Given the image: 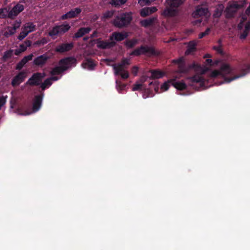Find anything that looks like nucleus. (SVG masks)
<instances>
[{"label":"nucleus","mask_w":250,"mask_h":250,"mask_svg":"<svg viewBox=\"0 0 250 250\" xmlns=\"http://www.w3.org/2000/svg\"><path fill=\"white\" fill-rule=\"evenodd\" d=\"M174 62L177 64L178 70L177 71V74L173 76L172 78L165 82L161 85L160 87H159V83L157 81H154L149 83L151 88H153L156 92L161 93L166 91L168 89L170 85H173L178 90L185 89L187 87L186 84L183 81L179 82L176 80L180 77L179 73H186L190 68H193L196 74L194 76L188 79L191 83L189 84L193 87H195L196 84H198L200 87L206 86L208 80L205 79L202 75L205 74L208 70V68L207 67L201 66L194 63L189 67H187L185 66L184 59L183 57L174 60Z\"/></svg>","instance_id":"nucleus-1"},{"label":"nucleus","mask_w":250,"mask_h":250,"mask_svg":"<svg viewBox=\"0 0 250 250\" xmlns=\"http://www.w3.org/2000/svg\"><path fill=\"white\" fill-rule=\"evenodd\" d=\"M218 66L220 67V70H215L212 71L209 76L210 80L222 79L223 80L218 84L230 83L234 80L244 76L250 71V64H246L241 68L242 73L241 74L233 76V69L229 64L222 62Z\"/></svg>","instance_id":"nucleus-2"},{"label":"nucleus","mask_w":250,"mask_h":250,"mask_svg":"<svg viewBox=\"0 0 250 250\" xmlns=\"http://www.w3.org/2000/svg\"><path fill=\"white\" fill-rule=\"evenodd\" d=\"M76 63V60L73 58H67L61 60L59 62V65L53 68L51 74L52 75L60 74L67 69L75 66Z\"/></svg>","instance_id":"nucleus-3"},{"label":"nucleus","mask_w":250,"mask_h":250,"mask_svg":"<svg viewBox=\"0 0 250 250\" xmlns=\"http://www.w3.org/2000/svg\"><path fill=\"white\" fill-rule=\"evenodd\" d=\"M247 3V0H236L229 1L225 9L228 18L232 17L239 10L243 8Z\"/></svg>","instance_id":"nucleus-4"},{"label":"nucleus","mask_w":250,"mask_h":250,"mask_svg":"<svg viewBox=\"0 0 250 250\" xmlns=\"http://www.w3.org/2000/svg\"><path fill=\"white\" fill-rule=\"evenodd\" d=\"M185 0H167L168 7L165 9L163 15L167 17H171L176 15L177 13V7L181 5Z\"/></svg>","instance_id":"nucleus-5"},{"label":"nucleus","mask_w":250,"mask_h":250,"mask_svg":"<svg viewBox=\"0 0 250 250\" xmlns=\"http://www.w3.org/2000/svg\"><path fill=\"white\" fill-rule=\"evenodd\" d=\"M129 64V60L124 59L120 63L113 65L115 75H120L123 79L128 77V73L125 69V66Z\"/></svg>","instance_id":"nucleus-6"},{"label":"nucleus","mask_w":250,"mask_h":250,"mask_svg":"<svg viewBox=\"0 0 250 250\" xmlns=\"http://www.w3.org/2000/svg\"><path fill=\"white\" fill-rule=\"evenodd\" d=\"M131 19V14L130 13H123L116 17L113 23L116 26L121 27L128 24Z\"/></svg>","instance_id":"nucleus-7"},{"label":"nucleus","mask_w":250,"mask_h":250,"mask_svg":"<svg viewBox=\"0 0 250 250\" xmlns=\"http://www.w3.org/2000/svg\"><path fill=\"white\" fill-rule=\"evenodd\" d=\"M36 29V26L32 22L25 23L21 28V31L18 36V39L22 40L24 39L30 33L34 31Z\"/></svg>","instance_id":"nucleus-8"},{"label":"nucleus","mask_w":250,"mask_h":250,"mask_svg":"<svg viewBox=\"0 0 250 250\" xmlns=\"http://www.w3.org/2000/svg\"><path fill=\"white\" fill-rule=\"evenodd\" d=\"M245 16L242 18V20L238 25L239 30H242L243 33L240 35V38L244 39L247 36L250 29V21L245 18Z\"/></svg>","instance_id":"nucleus-9"},{"label":"nucleus","mask_w":250,"mask_h":250,"mask_svg":"<svg viewBox=\"0 0 250 250\" xmlns=\"http://www.w3.org/2000/svg\"><path fill=\"white\" fill-rule=\"evenodd\" d=\"M70 28L68 23H65L61 25L56 26L52 28L49 32V35L53 38H55L57 35L62 34L67 31Z\"/></svg>","instance_id":"nucleus-10"},{"label":"nucleus","mask_w":250,"mask_h":250,"mask_svg":"<svg viewBox=\"0 0 250 250\" xmlns=\"http://www.w3.org/2000/svg\"><path fill=\"white\" fill-rule=\"evenodd\" d=\"M132 91L140 90L143 93V97L146 99L148 97H152L154 94L152 91L148 88H146L144 84L141 83L139 82H136L133 86Z\"/></svg>","instance_id":"nucleus-11"},{"label":"nucleus","mask_w":250,"mask_h":250,"mask_svg":"<svg viewBox=\"0 0 250 250\" xmlns=\"http://www.w3.org/2000/svg\"><path fill=\"white\" fill-rule=\"evenodd\" d=\"M44 73H37L34 74L26 82L25 84L27 85H39L43 78L45 77Z\"/></svg>","instance_id":"nucleus-12"},{"label":"nucleus","mask_w":250,"mask_h":250,"mask_svg":"<svg viewBox=\"0 0 250 250\" xmlns=\"http://www.w3.org/2000/svg\"><path fill=\"white\" fill-rule=\"evenodd\" d=\"M42 98V97L41 95L36 96L33 101L32 109L30 111H26L25 113L23 114V115H28L38 111L41 108Z\"/></svg>","instance_id":"nucleus-13"},{"label":"nucleus","mask_w":250,"mask_h":250,"mask_svg":"<svg viewBox=\"0 0 250 250\" xmlns=\"http://www.w3.org/2000/svg\"><path fill=\"white\" fill-rule=\"evenodd\" d=\"M24 8V5L21 3H18L9 12L8 17L13 18L17 16L20 12H22Z\"/></svg>","instance_id":"nucleus-14"},{"label":"nucleus","mask_w":250,"mask_h":250,"mask_svg":"<svg viewBox=\"0 0 250 250\" xmlns=\"http://www.w3.org/2000/svg\"><path fill=\"white\" fill-rule=\"evenodd\" d=\"M27 77L26 72H21L17 75L12 80L11 84L13 86L19 85L21 83L24 81Z\"/></svg>","instance_id":"nucleus-15"},{"label":"nucleus","mask_w":250,"mask_h":250,"mask_svg":"<svg viewBox=\"0 0 250 250\" xmlns=\"http://www.w3.org/2000/svg\"><path fill=\"white\" fill-rule=\"evenodd\" d=\"M152 53L153 49L151 47L142 46L140 48H137L135 49L134 51H133L131 53V55L138 56L143 54H151Z\"/></svg>","instance_id":"nucleus-16"},{"label":"nucleus","mask_w":250,"mask_h":250,"mask_svg":"<svg viewBox=\"0 0 250 250\" xmlns=\"http://www.w3.org/2000/svg\"><path fill=\"white\" fill-rule=\"evenodd\" d=\"M81 12L82 9L81 8H76L63 15L62 16V19L65 20L67 19L75 18L77 17Z\"/></svg>","instance_id":"nucleus-17"},{"label":"nucleus","mask_w":250,"mask_h":250,"mask_svg":"<svg viewBox=\"0 0 250 250\" xmlns=\"http://www.w3.org/2000/svg\"><path fill=\"white\" fill-rule=\"evenodd\" d=\"M97 46L99 48L106 49L109 48L115 45L114 41H104L98 40L96 42Z\"/></svg>","instance_id":"nucleus-18"},{"label":"nucleus","mask_w":250,"mask_h":250,"mask_svg":"<svg viewBox=\"0 0 250 250\" xmlns=\"http://www.w3.org/2000/svg\"><path fill=\"white\" fill-rule=\"evenodd\" d=\"M128 36V34L126 32H114L110 38V40L116 42L121 41L124 40Z\"/></svg>","instance_id":"nucleus-19"},{"label":"nucleus","mask_w":250,"mask_h":250,"mask_svg":"<svg viewBox=\"0 0 250 250\" xmlns=\"http://www.w3.org/2000/svg\"><path fill=\"white\" fill-rule=\"evenodd\" d=\"M208 12V9L207 8L203 7L202 6H198L192 15L194 18H198L207 15Z\"/></svg>","instance_id":"nucleus-20"},{"label":"nucleus","mask_w":250,"mask_h":250,"mask_svg":"<svg viewBox=\"0 0 250 250\" xmlns=\"http://www.w3.org/2000/svg\"><path fill=\"white\" fill-rule=\"evenodd\" d=\"M73 43H62L56 47V48H55V51L60 53H63L66 51H69L73 48Z\"/></svg>","instance_id":"nucleus-21"},{"label":"nucleus","mask_w":250,"mask_h":250,"mask_svg":"<svg viewBox=\"0 0 250 250\" xmlns=\"http://www.w3.org/2000/svg\"><path fill=\"white\" fill-rule=\"evenodd\" d=\"M157 11L156 7H145L140 10V15L143 17H146Z\"/></svg>","instance_id":"nucleus-22"},{"label":"nucleus","mask_w":250,"mask_h":250,"mask_svg":"<svg viewBox=\"0 0 250 250\" xmlns=\"http://www.w3.org/2000/svg\"><path fill=\"white\" fill-rule=\"evenodd\" d=\"M31 42L30 41H26L24 42L22 44L20 45L18 49L15 50V54L16 55H19L21 52L25 51L27 49V47L31 45Z\"/></svg>","instance_id":"nucleus-23"},{"label":"nucleus","mask_w":250,"mask_h":250,"mask_svg":"<svg viewBox=\"0 0 250 250\" xmlns=\"http://www.w3.org/2000/svg\"><path fill=\"white\" fill-rule=\"evenodd\" d=\"M157 20L155 17L151 18L148 19H146L141 21L140 23L141 25L145 27H148L152 26L155 24Z\"/></svg>","instance_id":"nucleus-24"},{"label":"nucleus","mask_w":250,"mask_h":250,"mask_svg":"<svg viewBox=\"0 0 250 250\" xmlns=\"http://www.w3.org/2000/svg\"><path fill=\"white\" fill-rule=\"evenodd\" d=\"M59 79H60V78L56 76H52L50 78L45 80L44 82L41 84V87L43 90L48 88L52 84V81H56Z\"/></svg>","instance_id":"nucleus-25"},{"label":"nucleus","mask_w":250,"mask_h":250,"mask_svg":"<svg viewBox=\"0 0 250 250\" xmlns=\"http://www.w3.org/2000/svg\"><path fill=\"white\" fill-rule=\"evenodd\" d=\"M48 59L49 57L46 54H43L36 58L34 61V63L36 65H41L45 63Z\"/></svg>","instance_id":"nucleus-26"},{"label":"nucleus","mask_w":250,"mask_h":250,"mask_svg":"<svg viewBox=\"0 0 250 250\" xmlns=\"http://www.w3.org/2000/svg\"><path fill=\"white\" fill-rule=\"evenodd\" d=\"M197 45V42L192 41L188 43V49L185 52L186 55H189L192 52H194L196 50V46Z\"/></svg>","instance_id":"nucleus-27"},{"label":"nucleus","mask_w":250,"mask_h":250,"mask_svg":"<svg viewBox=\"0 0 250 250\" xmlns=\"http://www.w3.org/2000/svg\"><path fill=\"white\" fill-rule=\"evenodd\" d=\"M151 74L150 78L152 79H159L164 77L165 73L160 70H152L150 72Z\"/></svg>","instance_id":"nucleus-28"},{"label":"nucleus","mask_w":250,"mask_h":250,"mask_svg":"<svg viewBox=\"0 0 250 250\" xmlns=\"http://www.w3.org/2000/svg\"><path fill=\"white\" fill-rule=\"evenodd\" d=\"M95 65V63L91 59L87 60L84 62H83L82 64V66L84 68H85V69H87L88 70L93 69Z\"/></svg>","instance_id":"nucleus-29"},{"label":"nucleus","mask_w":250,"mask_h":250,"mask_svg":"<svg viewBox=\"0 0 250 250\" xmlns=\"http://www.w3.org/2000/svg\"><path fill=\"white\" fill-rule=\"evenodd\" d=\"M91 30L90 27H83L80 28L79 31L75 34V37L76 38H80L86 33H88Z\"/></svg>","instance_id":"nucleus-30"},{"label":"nucleus","mask_w":250,"mask_h":250,"mask_svg":"<svg viewBox=\"0 0 250 250\" xmlns=\"http://www.w3.org/2000/svg\"><path fill=\"white\" fill-rule=\"evenodd\" d=\"M224 7L223 4H219L213 14V16L216 18L219 17L223 11Z\"/></svg>","instance_id":"nucleus-31"},{"label":"nucleus","mask_w":250,"mask_h":250,"mask_svg":"<svg viewBox=\"0 0 250 250\" xmlns=\"http://www.w3.org/2000/svg\"><path fill=\"white\" fill-rule=\"evenodd\" d=\"M5 29L6 31L4 32V36L7 37L14 34L16 32V31L12 27L8 26Z\"/></svg>","instance_id":"nucleus-32"},{"label":"nucleus","mask_w":250,"mask_h":250,"mask_svg":"<svg viewBox=\"0 0 250 250\" xmlns=\"http://www.w3.org/2000/svg\"><path fill=\"white\" fill-rule=\"evenodd\" d=\"M9 11L7 8L0 9V18H4L7 16L8 17Z\"/></svg>","instance_id":"nucleus-33"},{"label":"nucleus","mask_w":250,"mask_h":250,"mask_svg":"<svg viewBox=\"0 0 250 250\" xmlns=\"http://www.w3.org/2000/svg\"><path fill=\"white\" fill-rule=\"evenodd\" d=\"M116 88L117 90L119 91V92H121V91L125 89V85L124 84H122L121 82L119 81L116 80Z\"/></svg>","instance_id":"nucleus-34"},{"label":"nucleus","mask_w":250,"mask_h":250,"mask_svg":"<svg viewBox=\"0 0 250 250\" xmlns=\"http://www.w3.org/2000/svg\"><path fill=\"white\" fill-rule=\"evenodd\" d=\"M126 0H111L110 3L112 5L118 6L124 4Z\"/></svg>","instance_id":"nucleus-35"},{"label":"nucleus","mask_w":250,"mask_h":250,"mask_svg":"<svg viewBox=\"0 0 250 250\" xmlns=\"http://www.w3.org/2000/svg\"><path fill=\"white\" fill-rule=\"evenodd\" d=\"M7 96H1L0 97V110L2 109L6 102Z\"/></svg>","instance_id":"nucleus-36"},{"label":"nucleus","mask_w":250,"mask_h":250,"mask_svg":"<svg viewBox=\"0 0 250 250\" xmlns=\"http://www.w3.org/2000/svg\"><path fill=\"white\" fill-rule=\"evenodd\" d=\"M220 62V61L217 60L215 62H213L211 59H207L206 63L207 64L211 66H218V64Z\"/></svg>","instance_id":"nucleus-37"},{"label":"nucleus","mask_w":250,"mask_h":250,"mask_svg":"<svg viewBox=\"0 0 250 250\" xmlns=\"http://www.w3.org/2000/svg\"><path fill=\"white\" fill-rule=\"evenodd\" d=\"M13 54V50H9L6 51L3 56V58L4 60H6L10 58Z\"/></svg>","instance_id":"nucleus-38"},{"label":"nucleus","mask_w":250,"mask_h":250,"mask_svg":"<svg viewBox=\"0 0 250 250\" xmlns=\"http://www.w3.org/2000/svg\"><path fill=\"white\" fill-rule=\"evenodd\" d=\"M137 42V40L136 39H133L130 41H128L126 42V45L128 47H132L134 45H135Z\"/></svg>","instance_id":"nucleus-39"},{"label":"nucleus","mask_w":250,"mask_h":250,"mask_svg":"<svg viewBox=\"0 0 250 250\" xmlns=\"http://www.w3.org/2000/svg\"><path fill=\"white\" fill-rule=\"evenodd\" d=\"M210 31H211V28H208L206 30V31L205 32H202V33L199 34V38L200 39H202L203 37L208 35L209 34Z\"/></svg>","instance_id":"nucleus-40"},{"label":"nucleus","mask_w":250,"mask_h":250,"mask_svg":"<svg viewBox=\"0 0 250 250\" xmlns=\"http://www.w3.org/2000/svg\"><path fill=\"white\" fill-rule=\"evenodd\" d=\"M21 21L20 20L16 21L13 23V24L12 25V27L13 29H14V30L15 31H16V30L17 29L19 28V27L21 26Z\"/></svg>","instance_id":"nucleus-41"},{"label":"nucleus","mask_w":250,"mask_h":250,"mask_svg":"<svg viewBox=\"0 0 250 250\" xmlns=\"http://www.w3.org/2000/svg\"><path fill=\"white\" fill-rule=\"evenodd\" d=\"M33 57V54H30L28 56L24 57L22 60V62L26 63L28 61L32 59Z\"/></svg>","instance_id":"nucleus-42"},{"label":"nucleus","mask_w":250,"mask_h":250,"mask_svg":"<svg viewBox=\"0 0 250 250\" xmlns=\"http://www.w3.org/2000/svg\"><path fill=\"white\" fill-rule=\"evenodd\" d=\"M48 42V41L45 38H43L40 41H38L36 42L37 44H44Z\"/></svg>","instance_id":"nucleus-43"},{"label":"nucleus","mask_w":250,"mask_h":250,"mask_svg":"<svg viewBox=\"0 0 250 250\" xmlns=\"http://www.w3.org/2000/svg\"><path fill=\"white\" fill-rule=\"evenodd\" d=\"M148 78V76L147 75H143L140 80V83L143 84L144 83H145Z\"/></svg>","instance_id":"nucleus-44"},{"label":"nucleus","mask_w":250,"mask_h":250,"mask_svg":"<svg viewBox=\"0 0 250 250\" xmlns=\"http://www.w3.org/2000/svg\"><path fill=\"white\" fill-rule=\"evenodd\" d=\"M113 15V11H108L104 14V17L110 18Z\"/></svg>","instance_id":"nucleus-45"},{"label":"nucleus","mask_w":250,"mask_h":250,"mask_svg":"<svg viewBox=\"0 0 250 250\" xmlns=\"http://www.w3.org/2000/svg\"><path fill=\"white\" fill-rule=\"evenodd\" d=\"M25 63L22 62V60H21L17 65L16 69H21L24 64H25Z\"/></svg>","instance_id":"nucleus-46"},{"label":"nucleus","mask_w":250,"mask_h":250,"mask_svg":"<svg viewBox=\"0 0 250 250\" xmlns=\"http://www.w3.org/2000/svg\"><path fill=\"white\" fill-rule=\"evenodd\" d=\"M138 68L136 66H134L132 69V73L134 75L136 76L138 73Z\"/></svg>","instance_id":"nucleus-47"},{"label":"nucleus","mask_w":250,"mask_h":250,"mask_svg":"<svg viewBox=\"0 0 250 250\" xmlns=\"http://www.w3.org/2000/svg\"><path fill=\"white\" fill-rule=\"evenodd\" d=\"M214 49L216 50L219 53H222V49L220 46H215L213 47Z\"/></svg>","instance_id":"nucleus-48"},{"label":"nucleus","mask_w":250,"mask_h":250,"mask_svg":"<svg viewBox=\"0 0 250 250\" xmlns=\"http://www.w3.org/2000/svg\"><path fill=\"white\" fill-rule=\"evenodd\" d=\"M246 14L249 16L250 14V4L249 7L247 9L246 11Z\"/></svg>","instance_id":"nucleus-49"},{"label":"nucleus","mask_w":250,"mask_h":250,"mask_svg":"<svg viewBox=\"0 0 250 250\" xmlns=\"http://www.w3.org/2000/svg\"><path fill=\"white\" fill-rule=\"evenodd\" d=\"M201 22V20H197L194 22V24H197L198 23H200Z\"/></svg>","instance_id":"nucleus-50"},{"label":"nucleus","mask_w":250,"mask_h":250,"mask_svg":"<svg viewBox=\"0 0 250 250\" xmlns=\"http://www.w3.org/2000/svg\"><path fill=\"white\" fill-rule=\"evenodd\" d=\"M205 58H209L210 57V55L209 54H206L204 56Z\"/></svg>","instance_id":"nucleus-51"},{"label":"nucleus","mask_w":250,"mask_h":250,"mask_svg":"<svg viewBox=\"0 0 250 250\" xmlns=\"http://www.w3.org/2000/svg\"><path fill=\"white\" fill-rule=\"evenodd\" d=\"M218 42H219V44H221V40H219L218 41Z\"/></svg>","instance_id":"nucleus-52"},{"label":"nucleus","mask_w":250,"mask_h":250,"mask_svg":"<svg viewBox=\"0 0 250 250\" xmlns=\"http://www.w3.org/2000/svg\"><path fill=\"white\" fill-rule=\"evenodd\" d=\"M26 0H21L22 1L25 2Z\"/></svg>","instance_id":"nucleus-53"}]
</instances>
